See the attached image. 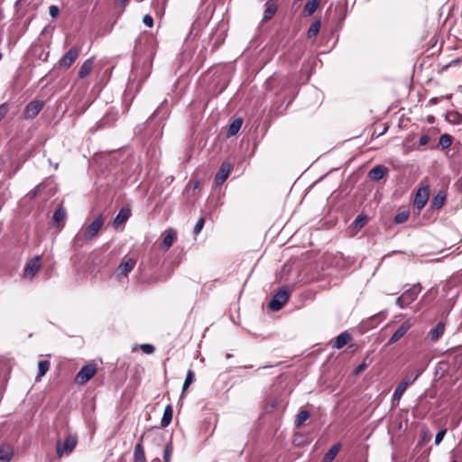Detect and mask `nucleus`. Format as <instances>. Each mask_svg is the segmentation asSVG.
<instances>
[{
    "label": "nucleus",
    "mask_w": 462,
    "mask_h": 462,
    "mask_svg": "<svg viewBox=\"0 0 462 462\" xmlns=\"http://www.w3.org/2000/svg\"><path fill=\"white\" fill-rule=\"evenodd\" d=\"M121 3H125L126 2L127 0H119Z\"/></svg>",
    "instance_id": "5fc2aeb1"
},
{
    "label": "nucleus",
    "mask_w": 462,
    "mask_h": 462,
    "mask_svg": "<svg viewBox=\"0 0 462 462\" xmlns=\"http://www.w3.org/2000/svg\"><path fill=\"white\" fill-rule=\"evenodd\" d=\"M453 138L448 134H441L439 140V146L441 150L448 148L452 144Z\"/></svg>",
    "instance_id": "c85d7f7f"
},
{
    "label": "nucleus",
    "mask_w": 462,
    "mask_h": 462,
    "mask_svg": "<svg viewBox=\"0 0 462 462\" xmlns=\"http://www.w3.org/2000/svg\"><path fill=\"white\" fill-rule=\"evenodd\" d=\"M458 61H459V60H453V61L450 63V65H452V64H457V63H458Z\"/></svg>",
    "instance_id": "603ef678"
},
{
    "label": "nucleus",
    "mask_w": 462,
    "mask_h": 462,
    "mask_svg": "<svg viewBox=\"0 0 462 462\" xmlns=\"http://www.w3.org/2000/svg\"><path fill=\"white\" fill-rule=\"evenodd\" d=\"M421 285L420 283L413 284L411 288L404 291L403 293L396 299V305L401 309H405L410 306L418 297L421 291Z\"/></svg>",
    "instance_id": "f257e3e1"
},
{
    "label": "nucleus",
    "mask_w": 462,
    "mask_h": 462,
    "mask_svg": "<svg viewBox=\"0 0 462 462\" xmlns=\"http://www.w3.org/2000/svg\"><path fill=\"white\" fill-rule=\"evenodd\" d=\"M176 236H177V233L174 229L168 228L165 231V235L162 238V245L166 250L169 249L172 245L173 241L175 240Z\"/></svg>",
    "instance_id": "6ab92c4d"
},
{
    "label": "nucleus",
    "mask_w": 462,
    "mask_h": 462,
    "mask_svg": "<svg viewBox=\"0 0 462 462\" xmlns=\"http://www.w3.org/2000/svg\"><path fill=\"white\" fill-rule=\"evenodd\" d=\"M204 223H205V220H204L203 217H200L197 221V223H196V225L194 226V230H193L194 235L197 236V235H199L201 232V230H202V228L204 226Z\"/></svg>",
    "instance_id": "58836bf2"
},
{
    "label": "nucleus",
    "mask_w": 462,
    "mask_h": 462,
    "mask_svg": "<svg viewBox=\"0 0 462 462\" xmlns=\"http://www.w3.org/2000/svg\"><path fill=\"white\" fill-rule=\"evenodd\" d=\"M430 197L429 185L420 186L415 194L413 200V206L418 210V213L424 208Z\"/></svg>",
    "instance_id": "39448f33"
},
{
    "label": "nucleus",
    "mask_w": 462,
    "mask_h": 462,
    "mask_svg": "<svg viewBox=\"0 0 462 462\" xmlns=\"http://www.w3.org/2000/svg\"><path fill=\"white\" fill-rule=\"evenodd\" d=\"M447 433L446 429L439 430L435 436V445H439Z\"/></svg>",
    "instance_id": "ea45409f"
},
{
    "label": "nucleus",
    "mask_w": 462,
    "mask_h": 462,
    "mask_svg": "<svg viewBox=\"0 0 462 462\" xmlns=\"http://www.w3.org/2000/svg\"><path fill=\"white\" fill-rule=\"evenodd\" d=\"M88 241H90V239L87 238L86 235L81 230L73 238L72 245L75 249H79Z\"/></svg>",
    "instance_id": "412c9836"
},
{
    "label": "nucleus",
    "mask_w": 462,
    "mask_h": 462,
    "mask_svg": "<svg viewBox=\"0 0 462 462\" xmlns=\"http://www.w3.org/2000/svg\"><path fill=\"white\" fill-rule=\"evenodd\" d=\"M8 111L9 106L6 103H3L0 105V122L5 118Z\"/></svg>",
    "instance_id": "79ce46f5"
},
{
    "label": "nucleus",
    "mask_w": 462,
    "mask_h": 462,
    "mask_svg": "<svg viewBox=\"0 0 462 462\" xmlns=\"http://www.w3.org/2000/svg\"><path fill=\"white\" fill-rule=\"evenodd\" d=\"M14 455L13 448L8 444L0 446V462H10Z\"/></svg>",
    "instance_id": "a211bd4d"
},
{
    "label": "nucleus",
    "mask_w": 462,
    "mask_h": 462,
    "mask_svg": "<svg viewBox=\"0 0 462 462\" xmlns=\"http://www.w3.org/2000/svg\"><path fill=\"white\" fill-rule=\"evenodd\" d=\"M194 376H195L194 372L191 369L188 370L186 379H185L183 386H182V393H184V392L187 390V388L192 383V382L194 380Z\"/></svg>",
    "instance_id": "c9c22d12"
},
{
    "label": "nucleus",
    "mask_w": 462,
    "mask_h": 462,
    "mask_svg": "<svg viewBox=\"0 0 462 462\" xmlns=\"http://www.w3.org/2000/svg\"><path fill=\"white\" fill-rule=\"evenodd\" d=\"M412 323L408 319L404 321L390 337L387 345H393L399 341L411 328Z\"/></svg>",
    "instance_id": "9b49d317"
},
{
    "label": "nucleus",
    "mask_w": 462,
    "mask_h": 462,
    "mask_svg": "<svg viewBox=\"0 0 462 462\" xmlns=\"http://www.w3.org/2000/svg\"><path fill=\"white\" fill-rule=\"evenodd\" d=\"M310 414L308 411H300L295 418V425L297 427L301 426L309 418Z\"/></svg>",
    "instance_id": "473e14b6"
},
{
    "label": "nucleus",
    "mask_w": 462,
    "mask_h": 462,
    "mask_svg": "<svg viewBox=\"0 0 462 462\" xmlns=\"http://www.w3.org/2000/svg\"><path fill=\"white\" fill-rule=\"evenodd\" d=\"M173 410L171 404L167 405L164 409L163 415L161 420L162 427H167L172 420Z\"/></svg>",
    "instance_id": "5701e85b"
},
{
    "label": "nucleus",
    "mask_w": 462,
    "mask_h": 462,
    "mask_svg": "<svg viewBox=\"0 0 462 462\" xmlns=\"http://www.w3.org/2000/svg\"><path fill=\"white\" fill-rule=\"evenodd\" d=\"M243 121L241 118H236L232 121V123L229 125L227 134L229 136L236 135L238 131L240 130L242 126Z\"/></svg>",
    "instance_id": "bb28decb"
},
{
    "label": "nucleus",
    "mask_w": 462,
    "mask_h": 462,
    "mask_svg": "<svg viewBox=\"0 0 462 462\" xmlns=\"http://www.w3.org/2000/svg\"><path fill=\"white\" fill-rule=\"evenodd\" d=\"M388 170L383 165H376L369 171V177L374 180H380L386 176Z\"/></svg>",
    "instance_id": "dca6fc26"
},
{
    "label": "nucleus",
    "mask_w": 462,
    "mask_h": 462,
    "mask_svg": "<svg viewBox=\"0 0 462 462\" xmlns=\"http://www.w3.org/2000/svg\"><path fill=\"white\" fill-rule=\"evenodd\" d=\"M352 340V336L347 331L340 333L335 337L332 346L340 349Z\"/></svg>",
    "instance_id": "ddd939ff"
},
{
    "label": "nucleus",
    "mask_w": 462,
    "mask_h": 462,
    "mask_svg": "<svg viewBox=\"0 0 462 462\" xmlns=\"http://www.w3.org/2000/svg\"><path fill=\"white\" fill-rule=\"evenodd\" d=\"M423 372V369H418L414 374H411V375H407L403 378V380L400 383V384L405 386V388H407L409 385H411V383H413L418 378L419 376L422 374Z\"/></svg>",
    "instance_id": "cd10ccee"
},
{
    "label": "nucleus",
    "mask_w": 462,
    "mask_h": 462,
    "mask_svg": "<svg viewBox=\"0 0 462 462\" xmlns=\"http://www.w3.org/2000/svg\"><path fill=\"white\" fill-rule=\"evenodd\" d=\"M80 50L78 47H72L59 60V67L64 69H69L79 57Z\"/></svg>",
    "instance_id": "423d86ee"
},
{
    "label": "nucleus",
    "mask_w": 462,
    "mask_h": 462,
    "mask_svg": "<svg viewBox=\"0 0 462 462\" xmlns=\"http://www.w3.org/2000/svg\"><path fill=\"white\" fill-rule=\"evenodd\" d=\"M232 357V354H226V358Z\"/></svg>",
    "instance_id": "864d4df0"
},
{
    "label": "nucleus",
    "mask_w": 462,
    "mask_h": 462,
    "mask_svg": "<svg viewBox=\"0 0 462 462\" xmlns=\"http://www.w3.org/2000/svg\"><path fill=\"white\" fill-rule=\"evenodd\" d=\"M428 431H426L422 437V440H425L427 439Z\"/></svg>",
    "instance_id": "3c124183"
},
{
    "label": "nucleus",
    "mask_w": 462,
    "mask_h": 462,
    "mask_svg": "<svg viewBox=\"0 0 462 462\" xmlns=\"http://www.w3.org/2000/svg\"><path fill=\"white\" fill-rule=\"evenodd\" d=\"M42 190V186L41 185H37L33 189L30 190L28 193H27V197L29 199H34Z\"/></svg>",
    "instance_id": "37998d69"
},
{
    "label": "nucleus",
    "mask_w": 462,
    "mask_h": 462,
    "mask_svg": "<svg viewBox=\"0 0 462 462\" xmlns=\"http://www.w3.org/2000/svg\"><path fill=\"white\" fill-rule=\"evenodd\" d=\"M451 462H457V461L454 459V460H452Z\"/></svg>",
    "instance_id": "6e6d98bb"
},
{
    "label": "nucleus",
    "mask_w": 462,
    "mask_h": 462,
    "mask_svg": "<svg viewBox=\"0 0 462 462\" xmlns=\"http://www.w3.org/2000/svg\"><path fill=\"white\" fill-rule=\"evenodd\" d=\"M277 12V6L274 4H269L264 10L263 22L270 20Z\"/></svg>",
    "instance_id": "7c9ffc66"
},
{
    "label": "nucleus",
    "mask_w": 462,
    "mask_h": 462,
    "mask_svg": "<svg viewBox=\"0 0 462 462\" xmlns=\"http://www.w3.org/2000/svg\"><path fill=\"white\" fill-rule=\"evenodd\" d=\"M152 51L151 52V55L150 57L148 58V60L145 61V65L150 68L152 66Z\"/></svg>",
    "instance_id": "09e8293b"
},
{
    "label": "nucleus",
    "mask_w": 462,
    "mask_h": 462,
    "mask_svg": "<svg viewBox=\"0 0 462 462\" xmlns=\"http://www.w3.org/2000/svg\"><path fill=\"white\" fill-rule=\"evenodd\" d=\"M140 347H141L142 351L147 355L152 354L155 350V347L151 344H142L140 346Z\"/></svg>",
    "instance_id": "a19ab883"
},
{
    "label": "nucleus",
    "mask_w": 462,
    "mask_h": 462,
    "mask_svg": "<svg viewBox=\"0 0 462 462\" xmlns=\"http://www.w3.org/2000/svg\"><path fill=\"white\" fill-rule=\"evenodd\" d=\"M103 221L102 215H99L90 224H88L84 230H82L87 238L92 240L97 236L101 226H103Z\"/></svg>",
    "instance_id": "0eeeda50"
},
{
    "label": "nucleus",
    "mask_w": 462,
    "mask_h": 462,
    "mask_svg": "<svg viewBox=\"0 0 462 462\" xmlns=\"http://www.w3.org/2000/svg\"><path fill=\"white\" fill-rule=\"evenodd\" d=\"M43 103L40 100H34L30 102L24 109L25 118H34L42 109Z\"/></svg>",
    "instance_id": "9d476101"
},
{
    "label": "nucleus",
    "mask_w": 462,
    "mask_h": 462,
    "mask_svg": "<svg viewBox=\"0 0 462 462\" xmlns=\"http://www.w3.org/2000/svg\"><path fill=\"white\" fill-rule=\"evenodd\" d=\"M136 264L134 258L125 259L117 267V276L126 277L132 272Z\"/></svg>",
    "instance_id": "1a4fd4ad"
},
{
    "label": "nucleus",
    "mask_w": 462,
    "mask_h": 462,
    "mask_svg": "<svg viewBox=\"0 0 462 462\" xmlns=\"http://www.w3.org/2000/svg\"><path fill=\"white\" fill-rule=\"evenodd\" d=\"M131 217V210L127 208L120 209L118 214L114 218L113 224L116 227L124 224Z\"/></svg>",
    "instance_id": "f3484780"
},
{
    "label": "nucleus",
    "mask_w": 462,
    "mask_h": 462,
    "mask_svg": "<svg viewBox=\"0 0 462 462\" xmlns=\"http://www.w3.org/2000/svg\"><path fill=\"white\" fill-rule=\"evenodd\" d=\"M60 14V9L57 5H51L49 7V14L51 18H56Z\"/></svg>",
    "instance_id": "c03bdc74"
},
{
    "label": "nucleus",
    "mask_w": 462,
    "mask_h": 462,
    "mask_svg": "<svg viewBox=\"0 0 462 462\" xmlns=\"http://www.w3.org/2000/svg\"><path fill=\"white\" fill-rule=\"evenodd\" d=\"M409 212L408 211H402L400 213H398L395 217H394V223L396 224H402V223H404L408 220L409 218Z\"/></svg>",
    "instance_id": "e433bc0d"
},
{
    "label": "nucleus",
    "mask_w": 462,
    "mask_h": 462,
    "mask_svg": "<svg viewBox=\"0 0 462 462\" xmlns=\"http://www.w3.org/2000/svg\"><path fill=\"white\" fill-rule=\"evenodd\" d=\"M444 332L445 324L443 322H439L436 327L430 330L428 337L430 341L436 342L444 335Z\"/></svg>",
    "instance_id": "4468645a"
},
{
    "label": "nucleus",
    "mask_w": 462,
    "mask_h": 462,
    "mask_svg": "<svg viewBox=\"0 0 462 462\" xmlns=\"http://www.w3.org/2000/svg\"><path fill=\"white\" fill-rule=\"evenodd\" d=\"M93 67H94V59L89 58V59L86 60L79 69V71L78 74L79 79H84L87 76H88L91 73V71L93 70Z\"/></svg>",
    "instance_id": "2eb2a0df"
},
{
    "label": "nucleus",
    "mask_w": 462,
    "mask_h": 462,
    "mask_svg": "<svg viewBox=\"0 0 462 462\" xmlns=\"http://www.w3.org/2000/svg\"><path fill=\"white\" fill-rule=\"evenodd\" d=\"M289 291L287 288L282 287L280 289L273 297L268 304L269 310L273 311H278L289 300Z\"/></svg>",
    "instance_id": "f03ea898"
},
{
    "label": "nucleus",
    "mask_w": 462,
    "mask_h": 462,
    "mask_svg": "<svg viewBox=\"0 0 462 462\" xmlns=\"http://www.w3.org/2000/svg\"><path fill=\"white\" fill-rule=\"evenodd\" d=\"M134 462H147L142 444H137L134 451Z\"/></svg>",
    "instance_id": "a878e982"
},
{
    "label": "nucleus",
    "mask_w": 462,
    "mask_h": 462,
    "mask_svg": "<svg viewBox=\"0 0 462 462\" xmlns=\"http://www.w3.org/2000/svg\"><path fill=\"white\" fill-rule=\"evenodd\" d=\"M430 140V137L428 134H422L420 137L419 143L420 145H426Z\"/></svg>",
    "instance_id": "de8ad7c7"
},
{
    "label": "nucleus",
    "mask_w": 462,
    "mask_h": 462,
    "mask_svg": "<svg viewBox=\"0 0 462 462\" xmlns=\"http://www.w3.org/2000/svg\"><path fill=\"white\" fill-rule=\"evenodd\" d=\"M320 27H321L320 20H317L314 23H312L307 32L308 38L310 39V38L315 37L319 33Z\"/></svg>",
    "instance_id": "c756f323"
},
{
    "label": "nucleus",
    "mask_w": 462,
    "mask_h": 462,
    "mask_svg": "<svg viewBox=\"0 0 462 462\" xmlns=\"http://www.w3.org/2000/svg\"><path fill=\"white\" fill-rule=\"evenodd\" d=\"M96 373L97 365L95 364L85 365L78 372L75 381L78 384L83 385L87 383Z\"/></svg>",
    "instance_id": "20e7f679"
},
{
    "label": "nucleus",
    "mask_w": 462,
    "mask_h": 462,
    "mask_svg": "<svg viewBox=\"0 0 462 462\" xmlns=\"http://www.w3.org/2000/svg\"><path fill=\"white\" fill-rule=\"evenodd\" d=\"M78 443L77 437L68 436L64 442L59 440L56 444V452L58 457H61L64 455H69L72 452Z\"/></svg>",
    "instance_id": "7ed1b4c3"
},
{
    "label": "nucleus",
    "mask_w": 462,
    "mask_h": 462,
    "mask_svg": "<svg viewBox=\"0 0 462 462\" xmlns=\"http://www.w3.org/2000/svg\"><path fill=\"white\" fill-rule=\"evenodd\" d=\"M367 221V217L364 214L358 215L357 217L352 223L353 226L356 229H360L365 226Z\"/></svg>",
    "instance_id": "f704fd0d"
},
{
    "label": "nucleus",
    "mask_w": 462,
    "mask_h": 462,
    "mask_svg": "<svg viewBox=\"0 0 462 462\" xmlns=\"http://www.w3.org/2000/svg\"><path fill=\"white\" fill-rule=\"evenodd\" d=\"M319 0H308L304 5V14L307 16L312 15L319 5Z\"/></svg>",
    "instance_id": "b1692460"
},
{
    "label": "nucleus",
    "mask_w": 462,
    "mask_h": 462,
    "mask_svg": "<svg viewBox=\"0 0 462 462\" xmlns=\"http://www.w3.org/2000/svg\"><path fill=\"white\" fill-rule=\"evenodd\" d=\"M230 164L229 163H222L218 171L215 176V182L217 185L222 184L228 177L230 172Z\"/></svg>",
    "instance_id": "f8f14e48"
},
{
    "label": "nucleus",
    "mask_w": 462,
    "mask_h": 462,
    "mask_svg": "<svg viewBox=\"0 0 462 462\" xmlns=\"http://www.w3.org/2000/svg\"><path fill=\"white\" fill-rule=\"evenodd\" d=\"M143 23L151 28L153 26V18L150 14H145L143 18Z\"/></svg>",
    "instance_id": "49530a36"
},
{
    "label": "nucleus",
    "mask_w": 462,
    "mask_h": 462,
    "mask_svg": "<svg viewBox=\"0 0 462 462\" xmlns=\"http://www.w3.org/2000/svg\"><path fill=\"white\" fill-rule=\"evenodd\" d=\"M407 388H405L404 384L402 385V384H398L393 392V394L392 396V404L393 406L396 407L399 402H400V400L402 396V394L404 393V392L406 391Z\"/></svg>",
    "instance_id": "4be33fe9"
},
{
    "label": "nucleus",
    "mask_w": 462,
    "mask_h": 462,
    "mask_svg": "<svg viewBox=\"0 0 462 462\" xmlns=\"http://www.w3.org/2000/svg\"><path fill=\"white\" fill-rule=\"evenodd\" d=\"M41 267L40 256H35L28 261L23 270V277L32 280L38 273Z\"/></svg>",
    "instance_id": "6e6552de"
},
{
    "label": "nucleus",
    "mask_w": 462,
    "mask_h": 462,
    "mask_svg": "<svg viewBox=\"0 0 462 462\" xmlns=\"http://www.w3.org/2000/svg\"><path fill=\"white\" fill-rule=\"evenodd\" d=\"M368 364L365 361H363L361 364H359L354 370V374L357 375L361 372H363L366 367Z\"/></svg>",
    "instance_id": "a18cd8bd"
},
{
    "label": "nucleus",
    "mask_w": 462,
    "mask_h": 462,
    "mask_svg": "<svg viewBox=\"0 0 462 462\" xmlns=\"http://www.w3.org/2000/svg\"><path fill=\"white\" fill-rule=\"evenodd\" d=\"M172 451H173V447H172L171 442H170L164 448V451H163L164 462H170L171 461V456L172 454Z\"/></svg>",
    "instance_id": "4c0bfd02"
},
{
    "label": "nucleus",
    "mask_w": 462,
    "mask_h": 462,
    "mask_svg": "<svg viewBox=\"0 0 462 462\" xmlns=\"http://www.w3.org/2000/svg\"><path fill=\"white\" fill-rule=\"evenodd\" d=\"M163 110V103L161 105L160 107H158V109L153 113V116L159 115L161 112H162Z\"/></svg>",
    "instance_id": "8fccbe9b"
},
{
    "label": "nucleus",
    "mask_w": 462,
    "mask_h": 462,
    "mask_svg": "<svg viewBox=\"0 0 462 462\" xmlns=\"http://www.w3.org/2000/svg\"><path fill=\"white\" fill-rule=\"evenodd\" d=\"M340 448V443L333 445L324 455L323 462H332L339 452Z\"/></svg>",
    "instance_id": "aec40b11"
},
{
    "label": "nucleus",
    "mask_w": 462,
    "mask_h": 462,
    "mask_svg": "<svg viewBox=\"0 0 462 462\" xmlns=\"http://www.w3.org/2000/svg\"><path fill=\"white\" fill-rule=\"evenodd\" d=\"M67 217V213L65 208L60 206L53 214L52 220L55 225L60 226V223H62Z\"/></svg>",
    "instance_id": "393cba45"
},
{
    "label": "nucleus",
    "mask_w": 462,
    "mask_h": 462,
    "mask_svg": "<svg viewBox=\"0 0 462 462\" xmlns=\"http://www.w3.org/2000/svg\"><path fill=\"white\" fill-rule=\"evenodd\" d=\"M446 200V197L440 193L437 194L431 200V208L433 209L440 208Z\"/></svg>",
    "instance_id": "2f4dec72"
},
{
    "label": "nucleus",
    "mask_w": 462,
    "mask_h": 462,
    "mask_svg": "<svg viewBox=\"0 0 462 462\" xmlns=\"http://www.w3.org/2000/svg\"><path fill=\"white\" fill-rule=\"evenodd\" d=\"M50 368V362L48 360H42L38 363V378L42 377L46 374Z\"/></svg>",
    "instance_id": "72a5a7b5"
}]
</instances>
